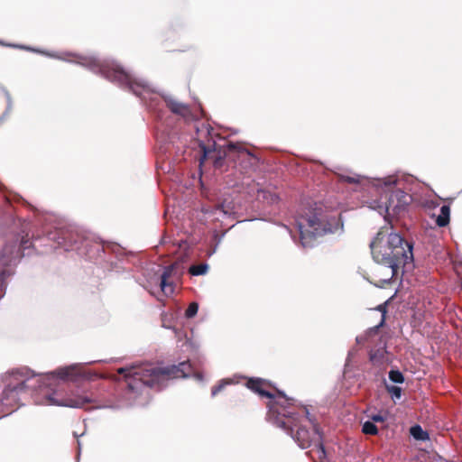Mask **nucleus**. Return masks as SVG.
<instances>
[{
  "instance_id": "nucleus-1",
  "label": "nucleus",
  "mask_w": 462,
  "mask_h": 462,
  "mask_svg": "<svg viewBox=\"0 0 462 462\" xmlns=\"http://www.w3.org/2000/svg\"><path fill=\"white\" fill-rule=\"evenodd\" d=\"M374 261L384 264L387 274L381 280L388 283L401 267L412 263V245L400 234L393 232V226H383L370 244Z\"/></svg>"
},
{
  "instance_id": "nucleus-2",
  "label": "nucleus",
  "mask_w": 462,
  "mask_h": 462,
  "mask_svg": "<svg viewBox=\"0 0 462 462\" xmlns=\"http://www.w3.org/2000/svg\"><path fill=\"white\" fill-rule=\"evenodd\" d=\"M191 371V365L188 361L164 367L142 365L117 369V373L125 376L127 386L132 391L138 388V383L150 388L162 389L168 380L187 377Z\"/></svg>"
},
{
  "instance_id": "nucleus-3",
  "label": "nucleus",
  "mask_w": 462,
  "mask_h": 462,
  "mask_svg": "<svg viewBox=\"0 0 462 462\" xmlns=\"http://www.w3.org/2000/svg\"><path fill=\"white\" fill-rule=\"evenodd\" d=\"M245 385L261 397L269 399L266 406L270 420L278 427L287 425V422L282 420L281 415L291 417L290 414L295 413L293 411L295 410V400L293 398L287 397L284 393L276 389L270 381L263 378H249Z\"/></svg>"
},
{
  "instance_id": "nucleus-4",
  "label": "nucleus",
  "mask_w": 462,
  "mask_h": 462,
  "mask_svg": "<svg viewBox=\"0 0 462 462\" xmlns=\"http://www.w3.org/2000/svg\"><path fill=\"white\" fill-rule=\"evenodd\" d=\"M300 232V240L304 247L313 245L318 236L328 233H336L343 229L340 216L330 215L321 208H314L305 216H300L297 220Z\"/></svg>"
},
{
  "instance_id": "nucleus-5",
  "label": "nucleus",
  "mask_w": 462,
  "mask_h": 462,
  "mask_svg": "<svg viewBox=\"0 0 462 462\" xmlns=\"http://www.w3.org/2000/svg\"><path fill=\"white\" fill-rule=\"evenodd\" d=\"M68 55L72 57L77 63L90 69L112 82L117 83L120 87L129 89L138 97H141L148 88L146 84L134 79L117 64L101 62L94 57L76 53H69Z\"/></svg>"
},
{
  "instance_id": "nucleus-6",
  "label": "nucleus",
  "mask_w": 462,
  "mask_h": 462,
  "mask_svg": "<svg viewBox=\"0 0 462 462\" xmlns=\"http://www.w3.org/2000/svg\"><path fill=\"white\" fill-rule=\"evenodd\" d=\"M34 378L32 371L25 368L13 370L5 377V387L2 392L0 398V407L2 411L11 412L18 406L26 394L27 390L32 385L29 383Z\"/></svg>"
},
{
  "instance_id": "nucleus-7",
  "label": "nucleus",
  "mask_w": 462,
  "mask_h": 462,
  "mask_svg": "<svg viewBox=\"0 0 462 462\" xmlns=\"http://www.w3.org/2000/svg\"><path fill=\"white\" fill-rule=\"evenodd\" d=\"M293 411L295 413L290 414L291 417L281 415L282 420L287 422L286 426L281 428L285 430L301 448H310L314 442V425L318 429L319 428L314 420L310 417L306 407L295 403V410Z\"/></svg>"
},
{
  "instance_id": "nucleus-8",
  "label": "nucleus",
  "mask_w": 462,
  "mask_h": 462,
  "mask_svg": "<svg viewBox=\"0 0 462 462\" xmlns=\"http://www.w3.org/2000/svg\"><path fill=\"white\" fill-rule=\"evenodd\" d=\"M32 246L29 234L25 231L9 234L0 248V266L15 265L24 255V251Z\"/></svg>"
},
{
  "instance_id": "nucleus-9",
  "label": "nucleus",
  "mask_w": 462,
  "mask_h": 462,
  "mask_svg": "<svg viewBox=\"0 0 462 462\" xmlns=\"http://www.w3.org/2000/svg\"><path fill=\"white\" fill-rule=\"evenodd\" d=\"M227 155L237 162L245 171L253 168L258 162V158L246 148L235 143H229L227 145Z\"/></svg>"
},
{
  "instance_id": "nucleus-10",
  "label": "nucleus",
  "mask_w": 462,
  "mask_h": 462,
  "mask_svg": "<svg viewBox=\"0 0 462 462\" xmlns=\"http://www.w3.org/2000/svg\"><path fill=\"white\" fill-rule=\"evenodd\" d=\"M411 202L410 194L401 189L393 190L388 199L386 211L389 215H400Z\"/></svg>"
},
{
  "instance_id": "nucleus-11",
  "label": "nucleus",
  "mask_w": 462,
  "mask_h": 462,
  "mask_svg": "<svg viewBox=\"0 0 462 462\" xmlns=\"http://www.w3.org/2000/svg\"><path fill=\"white\" fill-rule=\"evenodd\" d=\"M92 402V400L88 396L75 395L56 400L52 395L47 396V404L60 405L71 408H84L87 404Z\"/></svg>"
},
{
  "instance_id": "nucleus-12",
  "label": "nucleus",
  "mask_w": 462,
  "mask_h": 462,
  "mask_svg": "<svg viewBox=\"0 0 462 462\" xmlns=\"http://www.w3.org/2000/svg\"><path fill=\"white\" fill-rule=\"evenodd\" d=\"M314 442L311 448L306 453L313 462H324L326 459V451L322 441V434L314 425L313 430Z\"/></svg>"
},
{
  "instance_id": "nucleus-13",
  "label": "nucleus",
  "mask_w": 462,
  "mask_h": 462,
  "mask_svg": "<svg viewBox=\"0 0 462 462\" xmlns=\"http://www.w3.org/2000/svg\"><path fill=\"white\" fill-rule=\"evenodd\" d=\"M167 107L173 113L185 119H189L192 116L190 106L187 104L180 102L172 97L165 98Z\"/></svg>"
},
{
  "instance_id": "nucleus-14",
  "label": "nucleus",
  "mask_w": 462,
  "mask_h": 462,
  "mask_svg": "<svg viewBox=\"0 0 462 462\" xmlns=\"http://www.w3.org/2000/svg\"><path fill=\"white\" fill-rule=\"evenodd\" d=\"M175 269V265L171 264L164 268L162 275H161V289L165 295L171 294L173 292V285L169 280L172 275V273Z\"/></svg>"
},
{
  "instance_id": "nucleus-15",
  "label": "nucleus",
  "mask_w": 462,
  "mask_h": 462,
  "mask_svg": "<svg viewBox=\"0 0 462 462\" xmlns=\"http://www.w3.org/2000/svg\"><path fill=\"white\" fill-rule=\"evenodd\" d=\"M436 223L439 226H446L449 223V208L448 206H442L440 208V214L436 219Z\"/></svg>"
},
{
  "instance_id": "nucleus-16",
  "label": "nucleus",
  "mask_w": 462,
  "mask_h": 462,
  "mask_svg": "<svg viewBox=\"0 0 462 462\" xmlns=\"http://www.w3.org/2000/svg\"><path fill=\"white\" fill-rule=\"evenodd\" d=\"M411 435L418 440H425L429 438L428 433L420 425L412 426L410 429Z\"/></svg>"
},
{
  "instance_id": "nucleus-17",
  "label": "nucleus",
  "mask_w": 462,
  "mask_h": 462,
  "mask_svg": "<svg viewBox=\"0 0 462 462\" xmlns=\"http://www.w3.org/2000/svg\"><path fill=\"white\" fill-rule=\"evenodd\" d=\"M75 367L69 366L64 368H60L56 370L54 373L57 376L62 380L71 379L74 375Z\"/></svg>"
},
{
  "instance_id": "nucleus-18",
  "label": "nucleus",
  "mask_w": 462,
  "mask_h": 462,
  "mask_svg": "<svg viewBox=\"0 0 462 462\" xmlns=\"http://www.w3.org/2000/svg\"><path fill=\"white\" fill-rule=\"evenodd\" d=\"M208 268V266L206 263L194 264L189 267V272L194 276L203 275L207 273Z\"/></svg>"
},
{
  "instance_id": "nucleus-19",
  "label": "nucleus",
  "mask_w": 462,
  "mask_h": 462,
  "mask_svg": "<svg viewBox=\"0 0 462 462\" xmlns=\"http://www.w3.org/2000/svg\"><path fill=\"white\" fill-rule=\"evenodd\" d=\"M362 431L366 435H376L378 429L373 421H365L363 424Z\"/></svg>"
},
{
  "instance_id": "nucleus-20",
  "label": "nucleus",
  "mask_w": 462,
  "mask_h": 462,
  "mask_svg": "<svg viewBox=\"0 0 462 462\" xmlns=\"http://www.w3.org/2000/svg\"><path fill=\"white\" fill-rule=\"evenodd\" d=\"M389 379L396 383H402L404 382V376L399 370H391L389 372Z\"/></svg>"
},
{
  "instance_id": "nucleus-21",
  "label": "nucleus",
  "mask_w": 462,
  "mask_h": 462,
  "mask_svg": "<svg viewBox=\"0 0 462 462\" xmlns=\"http://www.w3.org/2000/svg\"><path fill=\"white\" fill-rule=\"evenodd\" d=\"M339 180L344 182L356 184V183L361 182L362 177L360 175H355V176L340 175Z\"/></svg>"
},
{
  "instance_id": "nucleus-22",
  "label": "nucleus",
  "mask_w": 462,
  "mask_h": 462,
  "mask_svg": "<svg viewBox=\"0 0 462 462\" xmlns=\"http://www.w3.org/2000/svg\"><path fill=\"white\" fill-rule=\"evenodd\" d=\"M198 310L199 304L197 302H191L185 311V316L189 319L193 318L198 313Z\"/></svg>"
},
{
  "instance_id": "nucleus-23",
  "label": "nucleus",
  "mask_w": 462,
  "mask_h": 462,
  "mask_svg": "<svg viewBox=\"0 0 462 462\" xmlns=\"http://www.w3.org/2000/svg\"><path fill=\"white\" fill-rule=\"evenodd\" d=\"M215 210H219L227 215L232 213L233 207L230 205V203L222 202L215 207Z\"/></svg>"
},
{
  "instance_id": "nucleus-24",
  "label": "nucleus",
  "mask_w": 462,
  "mask_h": 462,
  "mask_svg": "<svg viewBox=\"0 0 462 462\" xmlns=\"http://www.w3.org/2000/svg\"><path fill=\"white\" fill-rule=\"evenodd\" d=\"M387 392L392 394L393 397L400 399L402 397V389L395 385H386Z\"/></svg>"
},
{
  "instance_id": "nucleus-25",
  "label": "nucleus",
  "mask_w": 462,
  "mask_h": 462,
  "mask_svg": "<svg viewBox=\"0 0 462 462\" xmlns=\"http://www.w3.org/2000/svg\"><path fill=\"white\" fill-rule=\"evenodd\" d=\"M230 383L228 380H222L218 384L212 387L211 393L213 396H216L218 393L222 391V389Z\"/></svg>"
},
{
  "instance_id": "nucleus-26",
  "label": "nucleus",
  "mask_w": 462,
  "mask_h": 462,
  "mask_svg": "<svg viewBox=\"0 0 462 462\" xmlns=\"http://www.w3.org/2000/svg\"><path fill=\"white\" fill-rule=\"evenodd\" d=\"M377 310L382 312V320H381L380 324L374 328V329H377L379 327L383 325L384 320H385L386 306L384 304L379 305L377 307Z\"/></svg>"
},
{
  "instance_id": "nucleus-27",
  "label": "nucleus",
  "mask_w": 462,
  "mask_h": 462,
  "mask_svg": "<svg viewBox=\"0 0 462 462\" xmlns=\"http://www.w3.org/2000/svg\"><path fill=\"white\" fill-rule=\"evenodd\" d=\"M371 419L374 422H383L384 421V417L382 416L381 414L373 415L371 417Z\"/></svg>"
},
{
  "instance_id": "nucleus-28",
  "label": "nucleus",
  "mask_w": 462,
  "mask_h": 462,
  "mask_svg": "<svg viewBox=\"0 0 462 462\" xmlns=\"http://www.w3.org/2000/svg\"><path fill=\"white\" fill-rule=\"evenodd\" d=\"M9 275H10V273L7 270L4 269L0 272V280L4 281L5 279V277H7Z\"/></svg>"
},
{
  "instance_id": "nucleus-29",
  "label": "nucleus",
  "mask_w": 462,
  "mask_h": 462,
  "mask_svg": "<svg viewBox=\"0 0 462 462\" xmlns=\"http://www.w3.org/2000/svg\"><path fill=\"white\" fill-rule=\"evenodd\" d=\"M370 360H371L373 363L377 362V353L371 354V355H370Z\"/></svg>"
},
{
  "instance_id": "nucleus-30",
  "label": "nucleus",
  "mask_w": 462,
  "mask_h": 462,
  "mask_svg": "<svg viewBox=\"0 0 462 462\" xmlns=\"http://www.w3.org/2000/svg\"><path fill=\"white\" fill-rule=\"evenodd\" d=\"M277 199H278L277 196H274V198L272 199L273 201L277 200Z\"/></svg>"
},
{
  "instance_id": "nucleus-31",
  "label": "nucleus",
  "mask_w": 462,
  "mask_h": 462,
  "mask_svg": "<svg viewBox=\"0 0 462 462\" xmlns=\"http://www.w3.org/2000/svg\"><path fill=\"white\" fill-rule=\"evenodd\" d=\"M203 212H205V213H208L209 211H208V210H207V209H203Z\"/></svg>"
}]
</instances>
